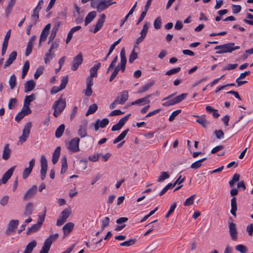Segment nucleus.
Listing matches in <instances>:
<instances>
[{
	"instance_id": "nucleus-10",
	"label": "nucleus",
	"mask_w": 253,
	"mask_h": 253,
	"mask_svg": "<svg viewBox=\"0 0 253 253\" xmlns=\"http://www.w3.org/2000/svg\"><path fill=\"white\" fill-rule=\"evenodd\" d=\"M130 114H127L126 116L124 117L122 119H121L118 123L114 125L111 128V130L113 131H117L120 130L125 124V123L127 122L128 119H129Z\"/></svg>"
},
{
	"instance_id": "nucleus-3",
	"label": "nucleus",
	"mask_w": 253,
	"mask_h": 253,
	"mask_svg": "<svg viewBox=\"0 0 253 253\" xmlns=\"http://www.w3.org/2000/svg\"><path fill=\"white\" fill-rule=\"evenodd\" d=\"M71 212L72 211L70 208H67L64 210L57 220L56 225L58 226L63 225L66 221L67 219L69 217Z\"/></svg>"
},
{
	"instance_id": "nucleus-16",
	"label": "nucleus",
	"mask_w": 253,
	"mask_h": 253,
	"mask_svg": "<svg viewBox=\"0 0 253 253\" xmlns=\"http://www.w3.org/2000/svg\"><path fill=\"white\" fill-rule=\"evenodd\" d=\"M100 67V63L98 62L97 64L94 65L91 67L89 70L90 76L88 77L86 80H89L91 79V81L93 82V78L96 77L97 76V71Z\"/></svg>"
},
{
	"instance_id": "nucleus-9",
	"label": "nucleus",
	"mask_w": 253,
	"mask_h": 253,
	"mask_svg": "<svg viewBox=\"0 0 253 253\" xmlns=\"http://www.w3.org/2000/svg\"><path fill=\"white\" fill-rule=\"evenodd\" d=\"M19 224L18 220H11L8 225V226L6 229L5 233L7 235H10L12 233L15 232L16 228L17 227Z\"/></svg>"
},
{
	"instance_id": "nucleus-29",
	"label": "nucleus",
	"mask_w": 253,
	"mask_h": 253,
	"mask_svg": "<svg viewBox=\"0 0 253 253\" xmlns=\"http://www.w3.org/2000/svg\"><path fill=\"white\" fill-rule=\"evenodd\" d=\"M40 10L34 8L33 10V13L31 16V22L33 24L35 25L39 18Z\"/></svg>"
},
{
	"instance_id": "nucleus-60",
	"label": "nucleus",
	"mask_w": 253,
	"mask_h": 253,
	"mask_svg": "<svg viewBox=\"0 0 253 253\" xmlns=\"http://www.w3.org/2000/svg\"><path fill=\"white\" fill-rule=\"evenodd\" d=\"M17 100L15 98H11L9 99V102L8 104V107L9 109H12L16 104Z\"/></svg>"
},
{
	"instance_id": "nucleus-54",
	"label": "nucleus",
	"mask_w": 253,
	"mask_h": 253,
	"mask_svg": "<svg viewBox=\"0 0 253 253\" xmlns=\"http://www.w3.org/2000/svg\"><path fill=\"white\" fill-rule=\"evenodd\" d=\"M195 195H192L189 198H187L185 202L184 203V205L185 207H188L192 205L194 203Z\"/></svg>"
},
{
	"instance_id": "nucleus-4",
	"label": "nucleus",
	"mask_w": 253,
	"mask_h": 253,
	"mask_svg": "<svg viewBox=\"0 0 253 253\" xmlns=\"http://www.w3.org/2000/svg\"><path fill=\"white\" fill-rule=\"evenodd\" d=\"M31 127V122H28L25 125L22 131V135L20 136L19 138L18 143H20L21 144H22L26 140L27 137L29 136V135L30 134Z\"/></svg>"
},
{
	"instance_id": "nucleus-14",
	"label": "nucleus",
	"mask_w": 253,
	"mask_h": 253,
	"mask_svg": "<svg viewBox=\"0 0 253 253\" xmlns=\"http://www.w3.org/2000/svg\"><path fill=\"white\" fill-rule=\"evenodd\" d=\"M35 160L34 159H32L29 162V167L26 168L23 172L22 177L23 179H26L28 177L32 171V169L35 166Z\"/></svg>"
},
{
	"instance_id": "nucleus-40",
	"label": "nucleus",
	"mask_w": 253,
	"mask_h": 253,
	"mask_svg": "<svg viewBox=\"0 0 253 253\" xmlns=\"http://www.w3.org/2000/svg\"><path fill=\"white\" fill-rule=\"evenodd\" d=\"M196 122L200 124L204 128H206L207 127V125L208 124L207 119H206V116H202L198 119L196 120Z\"/></svg>"
},
{
	"instance_id": "nucleus-8",
	"label": "nucleus",
	"mask_w": 253,
	"mask_h": 253,
	"mask_svg": "<svg viewBox=\"0 0 253 253\" xmlns=\"http://www.w3.org/2000/svg\"><path fill=\"white\" fill-rule=\"evenodd\" d=\"M37 186L34 185L30 188L27 190V191L24 194L23 198V200L27 201L35 196L37 192Z\"/></svg>"
},
{
	"instance_id": "nucleus-35",
	"label": "nucleus",
	"mask_w": 253,
	"mask_h": 253,
	"mask_svg": "<svg viewBox=\"0 0 253 253\" xmlns=\"http://www.w3.org/2000/svg\"><path fill=\"white\" fill-rule=\"evenodd\" d=\"M51 247V243L48 241H44L43 245L40 253H48Z\"/></svg>"
},
{
	"instance_id": "nucleus-59",
	"label": "nucleus",
	"mask_w": 253,
	"mask_h": 253,
	"mask_svg": "<svg viewBox=\"0 0 253 253\" xmlns=\"http://www.w3.org/2000/svg\"><path fill=\"white\" fill-rule=\"evenodd\" d=\"M68 76H66L64 77L61 81V84L60 85V87L62 89H64L68 83Z\"/></svg>"
},
{
	"instance_id": "nucleus-52",
	"label": "nucleus",
	"mask_w": 253,
	"mask_h": 253,
	"mask_svg": "<svg viewBox=\"0 0 253 253\" xmlns=\"http://www.w3.org/2000/svg\"><path fill=\"white\" fill-rule=\"evenodd\" d=\"M137 57V53L135 52L134 49H133L129 56L128 62L132 63Z\"/></svg>"
},
{
	"instance_id": "nucleus-5",
	"label": "nucleus",
	"mask_w": 253,
	"mask_h": 253,
	"mask_svg": "<svg viewBox=\"0 0 253 253\" xmlns=\"http://www.w3.org/2000/svg\"><path fill=\"white\" fill-rule=\"evenodd\" d=\"M80 138L75 137L72 139L69 143L67 146L68 149L72 152H77L80 151L79 142Z\"/></svg>"
},
{
	"instance_id": "nucleus-20",
	"label": "nucleus",
	"mask_w": 253,
	"mask_h": 253,
	"mask_svg": "<svg viewBox=\"0 0 253 253\" xmlns=\"http://www.w3.org/2000/svg\"><path fill=\"white\" fill-rule=\"evenodd\" d=\"M17 57V52L15 51H12L9 56L8 58L4 65V68H6L9 66L16 59Z\"/></svg>"
},
{
	"instance_id": "nucleus-37",
	"label": "nucleus",
	"mask_w": 253,
	"mask_h": 253,
	"mask_svg": "<svg viewBox=\"0 0 253 253\" xmlns=\"http://www.w3.org/2000/svg\"><path fill=\"white\" fill-rule=\"evenodd\" d=\"M137 240L136 238H131L128 240L121 243L120 245L123 247H129L135 244Z\"/></svg>"
},
{
	"instance_id": "nucleus-44",
	"label": "nucleus",
	"mask_w": 253,
	"mask_h": 253,
	"mask_svg": "<svg viewBox=\"0 0 253 253\" xmlns=\"http://www.w3.org/2000/svg\"><path fill=\"white\" fill-rule=\"evenodd\" d=\"M121 56V63L120 65L121 66H126V57L125 51V49L123 48L120 53Z\"/></svg>"
},
{
	"instance_id": "nucleus-38",
	"label": "nucleus",
	"mask_w": 253,
	"mask_h": 253,
	"mask_svg": "<svg viewBox=\"0 0 253 253\" xmlns=\"http://www.w3.org/2000/svg\"><path fill=\"white\" fill-rule=\"evenodd\" d=\"M40 226L36 224L33 225L30 227L28 228L27 230L26 234L29 235L32 233L38 231L40 229Z\"/></svg>"
},
{
	"instance_id": "nucleus-57",
	"label": "nucleus",
	"mask_w": 253,
	"mask_h": 253,
	"mask_svg": "<svg viewBox=\"0 0 253 253\" xmlns=\"http://www.w3.org/2000/svg\"><path fill=\"white\" fill-rule=\"evenodd\" d=\"M44 70L43 67L42 66L39 67L36 70L34 77L35 79H37L43 73Z\"/></svg>"
},
{
	"instance_id": "nucleus-30",
	"label": "nucleus",
	"mask_w": 253,
	"mask_h": 253,
	"mask_svg": "<svg viewBox=\"0 0 253 253\" xmlns=\"http://www.w3.org/2000/svg\"><path fill=\"white\" fill-rule=\"evenodd\" d=\"M37 243L36 241L33 240L29 243L26 247V249L23 253H31L34 248L37 246Z\"/></svg>"
},
{
	"instance_id": "nucleus-55",
	"label": "nucleus",
	"mask_w": 253,
	"mask_h": 253,
	"mask_svg": "<svg viewBox=\"0 0 253 253\" xmlns=\"http://www.w3.org/2000/svg\"><path fill=\"white\" fill-rule=\"evenodd\" d=\"M180 70L181 68L180 67L172 68L168 71L166 73V75L170 76L172 74H176L178 73Z\"/></svg>"
},
{
	"instance_id": "nucleus-18",
	"label": "nucleus",
	"mask_w": 253,
	"mask_h": 253,
	"mask_svg": "<svg viewBox=\"0 0 253 253\" xmlns=\"http://www.w3.org/2000/svg\"><path fill=\"white\" fill-rule=\"evenodd\" d=\"M15 168L16 166L12 167L6 172H5L4 173L1 178L2 183L4 184L8 180V179L12 176Z\"/></svg>"
},
{
	"instance_id": "nucleus-2",
	"label": "nucleus",
	"mask_w": 253,
	"mask_h": 253,
	"mask_svg": "<svg viewBox=\"0 0 253 253\" xmlns=\"http://www.w3.org/2000/svg\"><path fill=\"white\" fill-rule=\"evenodd\" d=\"M66 103L65 99H62L61 96L57 100H56L52 106V109H54L53 113L55 117H57L63 112L66 107Z\"/></svg>"
},
{
	"instance_id": "nucleus-43",
	"label": "nucleus",
	"mask_w": 253,
	"mask_h": 253,
	"mask_svg": "<svg viewBox=\"0 0 253 253\" xmlns=\"http://www.w3.org/2000/svg\"><path fill=\"white\" fill-rule=\"evenodd\" d=\"M16 82V76L14 74H13L10 77L8 81V83L11 89H13V88L15 87Z\"/></svg>"
},
{
	"instance_id": "nucleus-17",
	"label": "nucleus",
	"mask_w": 253,
	"mask_h": 253,
	"mask_svg": "<svg viewBox=\"0 0 253 253\" xmlns=\"http://www.w3.org/2000/svg\"><path fill=\"white\" fill-rule=\"evenodd\" d=\"M128 92L127 90H124L121 92L116 97L120 104H124L128 99Z\"/></svg>"
},
{
	"instance_id": "nucleus-63",
	"label": "nucleus",
	"mask_w": 253,
	"mask_h": 253,
	"mask_svg": "<svg viewBox=\"0 0 253 253\" xmlns=\"http://www.w3.org/2000/svg\"><path fill=\"white\" fill-rule=\"evenodd\" d=\"M169 100L164 102L162 105L164 106H169L171 105H173L176 104V102L175 101L174 98L173 99H169Z\"/></svg>"
},
{
	"instance_id": "nucleus-27",
	"label": "nucleus",
	"mask_w": 253,
	"mask_h": 253,
	"mask_svg": "<svg viewBox=\"0 0 253 253\" xmlns=\"http://www.w3.org/2000/svg\"><path fill=\"white\" fill-rule=\"evenodd\" d=\"M35 99V96L33 94H32L30 95H26L24 99L23 107L25 108H27V107L29 108L30 103Z\"/></svg>"
},
{
	"instance_id": "nucleus-26",
	"label": "nucleus",
	"mask_w": 253,
	"mask_h": 253,
	"mask_svg": "<svg viewBox=\"0 0 253 253\" xmlns=\"http://www.w3.org/2000/svg\"><path fill=\"white\" fill-rule=\"evenodd\" d=\"M60 151L61 148L60 146H58L57 147H56L53 154L52 162L54 165L56 164L58 161L60 155Z\"/></svg>"
},
{
	"instance_id": "nucleus-15",
	"label": "nucleus",
	"mask_w": 253,
	"mask_h": 253,
	"mask_svg": "<svg viewBox=\"0 0 253 253\" xmlns=\"http://www.w3.org/2000/svg\"><path fill=\"white\" fill-rule=\"evenodd\" d=\"M105 14H102L100 16V18L97 20L95 24V28L93 30V33H96L98 31H99L101 29L105 22Z\"/></svg>"
},
{
	"instance_id": "nucleus-36",
	"label": "nucleus",
	"mask_w": 253,
	"mask_h": 253,
	"mask_svg": "<svg viewBox=\"0 0 253 253\" xmlns=\"http://www.w3.org/2000/svg\"><path fill=\"white\" fill-rule=\"evenodd\" d=\"M158 244L156 242H152L145 249L146 253H152L158 248Z\"/></svg>"
},
{
	"instance_id": "nucleus-42",
	"label": "nucleus",
	"mask_w": 253,
	"mask_h": 253,
	"mask_svg": "<svg viewBox=\"0 0 253 253\" xmlns=\"http://www.w3.org/2000/svg\"><path fill=\"white\" fill-rule=\"evenodd\" d=\"M65 130V126L62 124L56 129L55 131V136L57 138H60L63 134Z\"/></svg>"
},
{
	"instance_id": "nucleus-62",
	"label": "nucleus",
	"mask_w": 253,
	"mask_h": 253,
	"mask_svg": "<svg viewBox=\"0 0 253 253\" xmlns=\"http://www.w3.org/2000/svg\"><path fill=\"white\" fill-rule=\"evenodd\" d=\"M58 236L59 234L58 233H56L54 235H50L49 237L45 241H48L49 242H50L51 245L53 242H54L57 240V239L58 238Z\"/></svg>"
},
{
	"instance_id": "nucleus-22",
	"label": "nucleus",
	"mask_w": 253,
	"mask_h": 253,
	"mask_svg": "<svg viewBox=\"0 0 253 253\" xmlns=\"http://www.w3.org/2000/svg\"><path fill=\"white\" fill-rule=\"evenodd\" d=\"M36 84L33 80H31L27 81L24 84L25 92H28L32 91L35 87Z\"/></svg>"
},
{
	"instance_id": "nucleus-24",
	"label": "nucleus",
	"mask_w": 253,
	"mask_h": 253,
	"mask_svg": "<svg viewBox=\"0 0 253 253\" xmlns=\"http://www.w3.org/2000/svg\"><path fill=\"white\" fill-rule=\"evenodd\" d=\"M86 88L84 90V92L86 96H90L92 93V90L91 86L93 85V82L91 81V79L88 81L86 80Z\"/></svg>"
},
{
	"instance_id": "nucleus-32",
	"label": "nucleus",
	"mask_w": 253,
	"mask_h": 253,
	"mask_svg": "<svg viewBox=\"0 0 253 253\" xmlns=\"http://www.w3.org/2000/svg\"><path fill=\"white\" fill-rule=\"evenodd\" d=\"M16 0H9L7 7L5 9V15L8 17L11 12L13 6L15 5Z\"/></svg>"
},
{
	"instance_id": "nucleus-48",
	"label": "nucleus",
	"mask_w": 253,
	"mask_h": 253,
	"mask_svg": "<svg viewBox=\"0 0 253 253\" xmlns=\"http://www.w3.org/2000/svg\"><path fill=\"white\" fill-rule=\"evenodd\" d=\"M48 32H46L44 30H42L40 38V41L39 43V46L41 45L42 42H44L46 40L47 37L48 35Z\"/></svg>"
},
{
	"instance_id": "nucleus-64",
	"label": "nucleus",
	"mask_w": 253,
	"mask_h": 253,
	"mask_svg": "<svg viewBox=\"0 0 253 253\" xmlns=\"http://www.w3.org/2000/svg\"><path fill=\"white\" fill-rule=\"evenodd\" d=\"M232 12L234 14L238 13L241 11V6L239 5H232Z\"/></svg>"
},
{
	"instance_id": "nucleus-28",
	"label": "nucleus",
	"mask_w": 253,
	"mask_h": 253,
	"mask_svg": "<svg viewBox=\"0 0 253 253\" xmlns=\"http://www.w3.org/2000/svg\"><path fill=\"white\" fill-rule=\"evenodd\" d=\"M96 16V12L94 11L90 12L86 16L84 20V25L87 26Z\"/></svg>"
},
{
	"instance_id": "nucleus-58",
	"label": "nucleus",
	"mask_w": 253,
	"mask_h": 253,
	"mask_svg": "<svg viewBox=\"0 0 253 253\" xmlns=\"http://www.w3.org/2000/svg\"><path fill=\"white\" fill-rule=\"evenodd\" d=\"M154 26L157 30L160 29L161 28V18L160 17H157L155 20Z\"/></svg>"
},
{
	"instance_id": "nucleus-1",
	"label": "nucleus",
	"mask_w": 253,
	"mask_h": 253,
	"mask_svg": "<svg viewBox=\"0 0 253 253\" xmlns=\"http://www.w3.org/2000/svg\"><path fill=\"white\" fill-rule=\"evenodd\" d=\"M234 42H228L222 45H217L214 47L215 50H218L216 51V54H223L225 53H231L233 51L240 48L239 46H234Z\"/></svg>"
},
{
	"instance_id": "nucleus-61",
	"label": "nucleus",
	"mask_w": 253,
	"mask_h": 253,
	"mask_svg": "<svg viewBox=\"0 0 253 253\" xmlns=\"http://www.w3.org/2000/svg\"><path fill=\"white\" fill-rule=\"evenodd\" d=\"M110 218L108 217H106L103 220H102L101 229L103 230L106 227L108 226L109 224Z\"/></svg>"
},
{
	"instance_id": "nucleus-23",
	"label": "nucleus",
	"mask_w": 253,
	"mask_h": 253,
	"mask_svg": "<svg viewBox=\"0 0 253 253\" xmlns=\"http://www.w3.org/2000/svg\"><path fill=\"white\" fill-rule=\"evenodd\" d=\"M236 198L235 197H233L231 200V213L235 217L236 216V211L237 210V202H236Z\"/></svg>"
},
{
	"instance_id": "nucleus-53",
	"label": "nucleus",
	"mask_w": 253,
	"mask_h": 253,
	"mask_svg": "<svg viewBox=\"0 0 253 253\" xmlns=\"http://www.w3.org/2000/svg\"><path fill=\"white\" fill-rule=\"evenodd\" d=\"M54 56V54L53 53H51V51L48 50L47 53L45 54V57L44 58V62L47 64L49 62L52 58Z\"/></svg>"
},
{
	"instance_id": "nucleus-34",
	"label": "nucleus",
	"mask_w": 253,
	"mask_h": 253,
	"mask_svg": "<svg viewBox=\"0 0 253 253\" xmlns=\"http://www.w3.org/2000/svg\"><path fill=\"white\" fill-rule=\"evenodd\" d=\"M128 131V128H127L124 130L116 139L114 140L113 143L116 144L118 142L122 140L126 137Z\"/></svg>"
},
{
	"instance_id": "nucleus-33",
	"label": "nucleus",
	"mask_w": 253,
	"mask_h": 253,
	"mask_svg": "<svg viewBox=\"0 0 253 253\" xmlns=\"http://www.w3.org/2000/svg\"><path fill=\"white\" fill-rule=\"evenodd\" d=\"M151 95H148L146 96L140 98L139 99H137L133 102H131V105H136V104H139L141 103H142L144 102H146L147 104H149L150 101L149 100H148V98L150 97Z\"/></svg>"
},
{
	"instance_id": "nucleus-19",
	"label": "nucleus",
	"mask_w": 253,
	"mask_h": 253,
	"mask_svg": "<svg viewBox=\"0 0 253 253\" xmlns=\"http://www.w3.org/2000/svg\"><path fill=\"white\" fill-rule=\"evenodd\" d=\"M87 122L85 121L80 126L78 130V134L82 138L84 137L87 135Z\"/></svg>"
},
{
	"instance_id": "nucleus-47",
	"label": "nucleus",
	"mask_w": 253,
	"mask_h": 253,
	"mask_svg": "<svg viewBox=\"0 0 253 253\" xmlns=\"http://www.w3.org/2000/svg\"><path fill=\"white\" fill-rule=\"evenodd\" d=\"M153 83H149L142 86L138 91V93H143L147 91L153 85Z\"/></svg>"
},
{
	"instance_id": "nucleus-49",
	"label": "nucleus",
	"mask_w": 253,
	"mask_h": 253,
	"mask_svg": "<svg viewBox=\"0 0 253 253\" xmlns=\"http://www.w3.org/2000/svg\"><path fill=\"white\" fill-rule=\"evenodd\" d=\"M46 208L45 207L44 209V212H43V214L40 215L39 216L38 221H37V223L36 224L39 225L40 226V227H41V226H42L43 222L44 220V218H45V214H46Z\"/></svg>"
},
{
	"instance_id": "nucleus-50",
	"label": "nucleus",
	"mask_w": 253,
	"mask_h": 253,
	"mask_svg": "<svg viewBox=\"0 0 253 253\" xmlns=\"http://www.w3.org/2000/svg\"><path fill=\"white\" fill-rule=\"evenodd\" d=\"M187 95H188L187 93H184L181 94L179 95L176 96L174 98L176 103V104L179 103L180 102H181L182 101H183V100H184Z\"/></svg>"
},
{
	"instance_id": "nucleus-39",
	"label": "nucleus",
	"mask_w": 253,
	"mask_h": 253,
	"mask_svg": "<svg viewBox=\"0 0 253 253\" xmlns=\"http://www.w3.org/2000/svg\"><path fill=\"white\" fill-rule=\"evenodd\" d=\"M98 107L96 104L94 103L91 105H90L86 113H85V116H87L90 114H92L94 113L97 110Z\"/></svg>"
},
{
	"instance_id": "nucleus-31",
	"label": "nucleus",
	"mask_w": 253,
	"mask_h": 253,
	"mask_svg": "<svg viewBox=\"0 0 253 253\" xmlns=\"http://www.w3.org/2000/svg\"><path fill=\"white\" fill-rule=\"evenodd\" d=\"M33 211V204L31 202L28 203L25 208L24 215L25 216H28L32 214Z\"/></svg>"
},
{
	"instance_id": "nucleus-46",
	"label": "nucleus",
	"mask_w": 253,
	"mask_h": 253,
	"mask_svg": "<svg viewBox=\"0 0 253 253\" xmlns=\"http://www.w3.org/2000/svg\"><path fill=\"white\" fill-rule=\"evenodd\" d=\"M149 24L148 23H146L143 25V28L140 32V35H141L140 36L142 37V38H145L146 37L147 34L148 29H149Z\"/></svg>"
},
{
	"instance_id": "nucleus-51",
	"label": "nucleus",
	"mask_w": 253,
	"mask_h": 253,
	"mask_svg": "<svg viewBox=\"0 0 253 253\" xmlns=\"http://www.w3.org/2000/svg\"><path fill=\"white\" fill-rule=\"evenodd\" d=\"M235 249L241 253H247V248L243 245H238L235 247Z\"/></svg>"
},
{
	"instance_id": "nucleus-6",
	"label": "nucleus",
	"mask_w": 253,
	"mask_h": 253,
	"mask_svg": "<svg viewBox=\"0 0 253 253\" xmlns=\"http://www.w3.org/2000/svg\"><path fill=\"white\" fill-rule=\"evenodd\" d=\"M41 175L42 180H43L46 174L47 169V162L44 155H42L41 158Z\"/></svg>"
},
{
	"instance_id": "nucleus-41",
	"label": "nucleus",
	"mask_w": 253,
	"mask_h": 253,
	"mask_svg": "<svg viewBox=\"0 0 253 253\" xmlns=\"http://www.w3.org/2000/svg\"><path fill=\"white\" fill-rule=\"evenodd\" d=\"M206 159V158H203L198 161L195 162L194 163L192 164V165L190 166V168L194 169L199 168L202 166L201 163L205 161Z\"/></svg>"
},
{
	"instance_id": "nucleus-25",
	"label": "nucleus",
	"mask_w": 253,
	"mask_h": 253,
	"mask_svg": "<svg viewBox=\"0 0 253 253\" xmlns=\"http://www.w3.org/2000/svg\"><path fill=\"white\" fill-rule=\"evenodd\" d=\"M74 224L72 222L66 223L62 228L65 235H68L73 229Z\"/></svg>"
},
{
	"instance_id": "nucleus-13",
	"label": "nucleus",
	"mask_w": 253,
	"mask_h": 253,
	"mask_svg": "<svg viewBox=\"0 0 253 253\" xmlns=\"http://www.w3.org/2000/svg\"><path fill=\"white\" fill-rule=\"evenodd\" d=\"M31 112L32 111L30 108H25L23 107L21 111L15 116V120L17 122L19 123L25 116L31 114Z\"/></svg>"
},
{
	"instance_id": "nucleus-7",
	"label": "nucleus",
	"mask_w": 253,
	"mask_h": 253,
	"mask_svg": "<svg viewBox=\"0 0 253 253\" xmlns=\"http://www.w3.org/2000/svg\"><path fill=\"white\" fill-rule=\"evenodd\" d=\"M83 61V54L80 52L77 55L75 56L72 63V69L73 71L77 70L80 65H81Z\"/></svg>"
},
{
	"instance_id": "nucleus-56",
	"label": "nucleus",
	"mask_w": 253,
	"mask_h": 253,
	"mask_svg": "<svg viewBox=\"0 0 253 253\" xmlns=\"http://www.w3.org/2000/svg\"><path fill=\"white\" fill-rule=\"evenodd\" d=\"M181 112V110L178 109L172 112L169 117V120L172 122L174 120L175 117Z\"/></svg>"
},
{
	"instance_id": "nucleus-21",
	"label": "nucleus",
	"mask_w": 253,
	"mask_h": 253,
	"mask_svg": "<svg viewBox=\"0 0 253 253\" xmlns=\"http://www.w3.org/2000/svg\"><path fill=\"white\" fill-rule=\"evenodd\" d=\"M9 146V145L7 143L4 146L3 149L2 157L4 160H7L11 155V150Z\"/></svg>"
},
{
	"instance_id": "nucleus-45",
	"label": "nucleus",
	"mask_w": 253,
	"mask_h": 253,
	"mask_svg": "<svg viewBox=\"0 0 253 253\" xmlns=\"http://www.w3.org/2000/svg\"><path fill=\"white\" fill-rule=\"evenodd\" d=\"M169 177V174L168 172L162 171L161 172L160 176L158 177V182H161Z\"/></svg>"
},
{
	"instance_id": "nucleus-12",
	"label": "nucleus",
	"mask_w": 253,
	"mask_h": 253,
	"mask_svg": "<svg viewBox=\"0 0 253 253\" xmlns=\"http://www.w3.org/2000/svg\"><path fill=\"white\" fill-rule=\"evenodd\" d=\"M229 231L230 235L233 240H236L237 239L238 232L236 225L233 222H228Z\"/></svg>"
},
{
	"instance_id": "nucleus-11",
	"label": "nucleus",
	"mask_w": 253,
	"mask_h": 253,
	"mask_svg": "<svg viewBox=\"0 0 253 253\" xmlns=\"http://www.w3.org/2000/svg\"><path fill=\"white\" fill-rule=\"evenodd\" d=\"M115 1L111 2L110 0H104L100 1L96 6L97 11L101 12L107 9L109 6L116 3Z\"/></svg>"
}]
</instances>
